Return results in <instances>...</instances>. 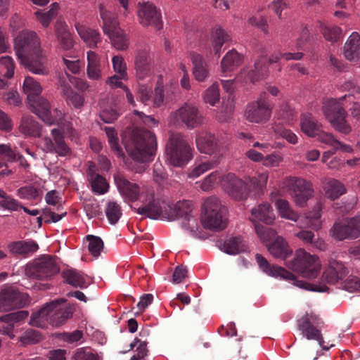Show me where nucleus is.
Listing matches in <instances>:
<instances>
[{"label": "nucleus", "mask_w": 360, "mask_h": 360, "mask_svg": "<svg viewBox=\"0 0 360 360\" xmlns=\"http://www.w3.org/2000/svg\"><path fill=\"white\" fill-rule=\"evenodd\" d=\"M14 49L20 63L30 72L39 75L49 74L47 58L35 32H20L14 39Z\"/></svg>", "instance_id": "nucleus-1"}, {"label": "nucleus", "mask_w": 360, "mask_h": 360, "mask_svg": "<svg viewBox=\"0 0 360 360\" xmlns=\"http://www.w3.org/2000/svg\"><path fill=\"white\" fill-rule=\"evenodd\" d=\"M74 311V307L67 304L63 300H54L33 313L30 323L41 328H47L49 323L58 327L72 317Z\"/></svg>", "instance_id": "nucleus-2"}, {"label": "nucleus", "mask_w": 360, "mask_h": 360, "mask_svg": "<svg viewBox=\"0 0 360 360\" xmlns=\"http://www.w3.org/2000/svg\"><path fill=\"white\" fill-rule=\"evenodd\" d=\"M129 155L137 162H144L153 160L157 150L156 137L150 131L136 128L130 140L125 144Z\"/></svg>", "instance_id": "nucleus-3"}, {"label": "nucleus", "mask_w": 360, "mask_h": 360, "mask_svg": "<svg viewBox=\"0 0 360 360\" xmlns=\"http://www.w3.org/2000/svg\"><path fill=\"white\" fill-rule=\"evenodd\" d=\"M22 88L25 94L27 95L31 110L44 122L52 124L50 104L46 99L41 96L42 87L40 84L33 77L27 76L25 78Z\"/></svg>", "instance_id": "nucleus-4"}, {"label": "nucleus", "mask_w": 360, "mask_h": 360, "mask_svg": "<svg viewBox=\"0 0 360 360\" xmlns=\"http://www.w3.org/2000/svg\"><path fill=\"white\" fill-rule=\"evenodd\" d=\"M227 209L216 197L207 198L202 205V224L205 229L213 231L224 229L227 224Z\"/></svg>", "instance_id": "nucleus-5"}, {"label": "nucleus", "mask_w": 360, "mask_h": 360, "mask_svg": "<svg viewBox=\"0 0 360 360\" xmlns=\"http://www.w3.org/2000/svg\"><path fill=\"white\" fill-rule=\"evenodd\" d=\"M167 160L174 167H183L192 158L193 149L181 134H172L166 146Z\"/></svg>", "instance_id": "nucleus-6"}, {"label": "nucleus", "mask_w": 360, "mask_h": 360, "mask_svg": "<svg viewBox=\"0 0 360 360\" xmlns=\"http://www.w3.org/2000/svg\"><path fill=\"white\" fill-rule=\"evenodd\" d=\"M346 97L347 95H345L338 100L328 99L323 105V112L326 119L335 130L344 134H348L352 131L351 126L346 120L347 114L342 103Z\"/></svg>", "instance_id": "nucleus-7"}, {"label": "nucleus", "mask_w": 360, "mask_h": 360, "mask_svg": "<svg viewBox=\"0 0 360 360\" xmlns=\"http://www.w3.org/2000/svg\"><path fill=\"white\" fill-rule=\"evenodd\" d=\"M286 266L302 277L309 279L316 278L321 268L319 258L303 249L297 250L294 258L286 262Z\"/></svg>", "instance_id": "nucleus-8"}, {"label": "nucleus", "mask_w": 360, "mask_h": 360, "mask_svg": "<svg viewBox=\"0 0 360 360\" xmlns=\"http://www.w3.org/2000/svg\"><path fill=\"white\" fill-rule=\"evenodd\" d=\"M255 224V229L260 239L263 241H269L275 235V231L270 228L266 227L256 221H262L266 224H271L275 220V214L269 203L264 202L258 205L251 210Z\"/></svg>", "instance_id": "nucleus-9"}, {"label": "nucleus", "mask_w": 360, "mask_h": 360, "mask_svg": "<svg viewBox=\"0 0 360 360\" xmlns=\"http://www.w3.org/2000/svg\"><path fill=\"white\" fill-rule=\"evenodd\" d=\"M283 186L299 207H304L313 195L311 183L302 178L286 177L283 181Z\"/></svg>", "instance_id": "nucleus-10"}, {"label": "nucleus", "mask_w": 360, "mask_h": 360, "mask_svg": "<svg viewBox=\"0 0 360 360\" xmlns=\"http://www.w3.org/2000/svg\"><path fill=\"white\" fill-rule=\"evenodd\" d=\"M60 271L55 257L51 255H44L35 259L32 264L26 266L25 274L27 276L37 278H49Z\"/></svg>", "instance_id": "nucleus-11"}, {"label": "nucleus", "mask_w": 360, "mask_h": 360, "mask_svg": "<svg viewBox=\"0 0 360 360\" xmlns=\"http://www.w3.org/2000/svg\"><path fill=\"white\" fill-rule=\"evenodd\" d=\"M323 323L321 319L314 313H307L297 321V327L302 335L308 340H316L325 350L330 347L324 345V340L319 327Z\"/></svg>", "instance_id": "nucleus-12"}, {"label": "nucleus", "mask_w": 360, "mask_h": 360, "mask_svg": "<svg viewBox=\"0 0 360 360\" xmlns=\"http://www.w3.org/2000/svg\"><path fill=\"white\" fill-rule=\"evenodd\" d=\"M172 122L176 126L193 129L202 124V115L195 106L186 103L172 114Z\"/></svg>", "instance_id": "nucleus-13"}, {"label": "nucleus", "mask_w": 360, "mask_h": 360, "mask_svg": "<svg viewBox=\"0 0 360 360\" xmlns=\"http://www.w3.org/2000/svg\"><path fill=\"white\" fill-rule=\"evenodd\" d=\"M332 236L338 240L354 239L360 236V214L345 222H336L332 229Z\"/></svg>", "instance_id": "nucleus-14"}, {"label": "nucleus", "mask_w": 360, "mask_h": 360, "mask_svg": "<svg viewBox=\"0 0 360 360\" xmlns=\"http://www.w3.org/2000/svg\"><path fill=\"white\" fill-rule=\"evenodd\" d=\"M268 74V68L264 57L259 58L254 64L253 68L243 69L236 79L243 84H255L264 79Z\"/></svg>", "instance_id": "nucleus-15"}, {"label": "nucleus", "mask_w": 360, "mask_h": 360, "mask_svg": "<svg viewBox=\"0 0 360 360\" xmlns=\"http://www.w3.org/2000/svg\"><path fill=\"white\" fill-rule=\"evenodd\" d=\"M256 261L259 269L266 274L274 277H281L287 281H292L293 284L300 288H306L307 283L298 281L296 276L291 272L287 271L283 267L271 265L266 258L260 254H256Z\"/></svg>", "instance_id": "nucleus-16"}, {"label": "nucleus", "mask_w": 360, "mask_h": 360, "mask_svg": "<svg viewBox=\"0 0 360 360\" xmlns=\"http://www.w3.org/2000/svg\"><path fill=\"white\" fill-rule=\"evenodd\" d=\"M138 18L139 22L144 27L153 26L157 30L162 27L160 11L150 1L139 3Z\"/></svg>", "instance_id": "nucleus-17"}, {"label": "nucleus", "mask_w": 360, "mask_h": 360, "mask_svg": "<svg viewBox=\"0 0 360 360\" xmlns=\"http://www.w3.org/2000/svg\"><path fill=\"white\" fill-rule=\"evenodd\" d=\"M263 95L266 96V94L263 93L256 102L251 103L247 105L245 116L248 121L262 123L269 119L271 110Z\"/></svg>", "instance_id": "nucleus-18"}, {"label": "nucleus", "mask_w": 360, "mask_h": 360, "mask_svg": "<svg viewBox=\"0 0 360 360\" xmlns=\"http://www.w3.org/2000/svg\"><path fill=\"white\" fill-rule=\"evenodd\" d=\"M53 139L44 137L41 140V149L45 153H56L65 157L70 154V148L66 144L62 132L58 129L51 130Z\"/></svg>", "instance_id": "nucleus-19"}, {"label": "nucleus", "mask_w": 360, "mask_h": 360, "mask_svg": "<svg viewBox=\"0 0 360 360\" xmlns=\"http://www.w3.org/2000/svg\"><path fill=\"white\" fill-rule=\"evenodd\" d=\"M174 213L176 219H182V226L191 233H195L198 229L197 218L193 214V204L191 201L178 202L174 207Z\"/></svg>", "instance_id": "nucleus-20"}, {"label": "nucleus", "mask_w": 360, "mask_h": 360, "mask_svg": "<svg viewBox=\"0 0 360 360\" xmlns=\"http://www.w3.org/2000/svg\"><path fill=\"white\" fill-rule=\"evenodd\" d=\"M117 188L125 202H135L139 200L141 193L139 186L129 181L120 173L113 176Z\"/></svg>", "instance_id": "nucleus-21"}, {"label": "nucleus", "mask_w": 360, "mask_h": 360, "mask_svg": "<svg viewBox=\"0 0 360 360\" xmlns=\"http://www.w3.org/2000/svg\"><path fill=\"white\" fill-rule=\"evenodd\" d=\"M224 181H226L225 189L230 196L238 200L248 198L250 186L247 183L237 178L233 174H227Z\"/></svg>", "instance_id": "nucleus-22"}, {"label": "nucleus", "mask_w": 360, "mask_h": 360, "mask_svg": "<svg viewBox=\"0 0 360 360\" xmlns=\"http://www.w3.org/2000/svg\"><path fill=\"white\" fill-rule=\"evenodd\" d=\"M26 303L24 295L13 288H7L0 292V309L10 310L22 307Z\"/></svg>", "instance_id": "nucleus-23"}, {"label": "nucleus", "mask_w": 360, "mask_h": 360, "mask_svg": "<svg viewBox=\"0 0 360 360\" xmlns=\"http://www.w3.org/2000/svg\"><path fill=\"white\" fill-rule=\"evenodd\" d=\"M134 69L139 79H143L150 75L152 58L147 49H137L134 57Z\"/></svg>", "instance_id": "nucleus-24"}, {"label": "nucleus", "mask_w": 360, "mask_h": 360, "mask_svg": "<svg viewBox=\"0 0 360 360\" xmlns=\"http://www.w3.org/2000/svg\"><path fill=\"white\" fill-rule=\"evenodd\" d=\"M28 316V311L20 310L13 311L0 317V321L4 324L0 326V333L8 335L13 339L15 335L13 334L15 325L20 324Z\"/></svg>", "instance_id": "nucleus-25"}, {"label": "nucleus", "mask_w": 360, "mask_h": 360, "mask_svg": "<svg viewBox=\"0 0 360 360\" xmlns=\"http://www.w3.org/2000/svg\"><path fill=\"white\" fill-rule=\"evenodd\" d=\"M348 271L341 262L334 259H330L328 268L324 271L321 279L326 283L335 284L340 280L343 279Z\"/></svg>", "instance_id": "nucleus-26"}, {"label": "nucleus", "mask_w": 360, "mask_h": 360, "mask_svg": "<svg viewBox=\"0 0 360 360\" xmlns=\"http://www.w3.org/2000/svg\"><path fill=\"white\" fill-rule=\"evenodd\" d=\"M67 283L75 288H86L91 283V277L75 269L68 268L62 271Z\"/></svg>", "instance_id": "nucleus-27"}, {"label": "nucleus", "mask_w": 360, "mask_h": 360, "mask_svg": "<svg viewBox=\"0 0 360 360\" xmlns=\"http://www.w3.org/2000/svg\"><path fill=\"white\" fill-rule=\"evenodd\" d=\"M11 254L15 256L29 257L39 249L38 244L32 240H18L11 242L8 245Z\"/></svg>", "instance_id": "nucleus-28"}, {"label": "nucleus", "mask_w": 360, "mask_h": 360, "mask_svg": "<svg viewBox=\"0 0 360 360\" xmlns=\"http://www.w3.org/2000/svg\"><path fill=\"white\" fill-rule=\"evenodd\" d=\"M196 146L200 153L212 155L218 150L217 140L214 134L202 131L195 139Z\"/></svg>", "instance_id": "nucleus-29"}, {"label": "nucleus", "mask_w": 360, "mask_h": 360, "mask_svg": "<svg viewBox=\"0 0 360 360\" xmlns=\"http://www.w3.org/2000/svg\"><path fill=\"white\" fill-rule=\"evenodd\" d=\"M191 60L193 64V75L199 82H205L209 77L210 70L208 65L204 58L195 52L191 53Z\"/></svg>", "instance_id": "nucleus-30"}, {"label": "nucleus", "mask_w": 360, "mask_h": 360, "mask_svg": "<svg viewBox=\"0 0 360 360\" xmlns=\"http://www.w3.org/2000/svg\"><path fill=\"white\" fill-rule=\"evenodd\" d=\"M87 176L93 192L98 195H103L108 192L109 184L103 176L96 173L95 165H89L87 169Z\"/></svg>", "instance_id": "nucleus-31"}, {"label": "nucleus", "mask_w": 360, "mask_h": 360, "mask_svg": "<svg viewBox=\"0 0 360 360\" xmlns=\"http://www.w3.org/2000/svg\"><path fill=\"white\" fill-rule=\"evenodd\" d=\"M344 56L350 61H355L360 58V35L352 32L344 46Z\"/></svg>", "instance_id": "nucleus-32"}, {"label": "nucleus", "mask_w": 360, "mask_h": 360, "mask_svg": "<svg viewBox=\"0 0 360 360\" xmlns=\"http://www.w3.org/2000/svg\"><path fill=\"white\" fill-rule=\"evenodd\" d=\"M133 210L139 214L145 215L153 219H158L162 213L160 200L153 196L147 203L139 208H133Z\"/></svg>", "instance_id": "nucleus-33"}, {"label": "nucleus", "mask_w": 360, "mask_h": 360, "mask_svg": "<svg viewBox=\"0 0 360 360\" xmlns=\"http://www.w3.org/2000/svg\"><path fill=\"white\" fill-rule=\"evenodd\" d=\"M268 250L273 257L281 259H285L292 252L285 240L280 236L268 245Z\"/></svg>", "instance_id": "nucleus-34"}, {"label": "nucleus", "mask_w": 360, "mask_h": 360, "mask_svg": "<svg viewBox=\"0 0 360 360\" xmlns=\"http://www.w3.org/2000/svg\"><path fill=\"white\" fill-rule=\"evenodd\" d=\"M55 31L62 48L65 50L71 49L73 47V40L66 23L58 20L55 25Z\"/></svg>", "instance_id": "nucleus-35"}, {"label": "nucleus", "mask_w": 360, "mask_h": 360, "mask_svg": "<svg viewBox=\"0 0 360 360\" xmlns=\"http://www.w3.org/2000/svg\"><path fill=\"white\" fill-rule=\"evenodd\" d=\"M100 16L103 21V30L105 34H108L120 28L115 15L108 11L103 4H99Z\"/></svg>", "instance_id": "nucleus-36"}, {"label": "nucleus", "mask_w": 360, "mask_h": 360, "mask_svg": "<svg viewBox=\"0 0 360 360\" xmlns=\"http://www.w3.org/2000/svg\"><path fill=\"white\" fill-rule=\"evenodd\" d=\"M243 61V56L236 50L232 49L226 53L221 62V71L223 72H231L238 67Z\"/></svg>", "instance_id": "nucleus-37"}, {"label": "nucleus", "mask_w": 360, "mask_h": 360, "mask_svg": "<svg viewBox=\"0 0 360 360\" xmlns=\"http://www.w3.org/2000/svg\"><path fill=\"white\" fill-rule=\"evenodd\" d=\"M87 76L90 79L98 80L101 78V69L98 55L94 51L87 52Z\"/></svg>", "instance_id": "nucleus-38"}, {"label": "nucleus", "mask_w": 360, "mask_h": 360, "mask_svg": "<svg viewBox=\"0 0 360 360\" xmlns=\"http://www.w3.org/2000/svg\"><path fill=\"white\" fill-rule=\"evenodd\" d=\"M76 29L80 37L89 47L96 48L101 42V34L97 30L81 25L76 26Z\"/></svg>", "instance_id": "nucleus-39"}, {"label": "nucleus", "mask_w": 360, "mask_h": 360, "mask_svg": "<svg viewBox=\"0 0 360 360\" xmlns=\"http://www.w3.org/2000/svg\"><path fill=\"white\" fill-rule=\"evenodd\" d=\"M230 40L231 37L224 29L216 27L212 34V45L214 53L219 56L222 46Z\"/></svg>", "instance_id": "nucleus-40"}, {"label": "nucleus", "mask_w": 360, "mask_h": 360, "mask_svg": "<svg viewBox=\"0 0 360 360\" xmlns=\"http://www.w3.org/2000/svg\"><path fill=\"white\" fill-rule=\"evenodd\" d=\"M20 128L24 134L36 137L41 136L40 124L30 115H24L22 117Z\"/></svg>", "instance_id": "nucleus-41"}, {"label": "nucleus", "mask_w": 360, "mask_h": 360, "mask_svg": "<svg viewBox=\"0 0 360 360\" xmlns=\"http://www.w3.org/2000/svg\"><path fill=\"white\" fill-rule=\"evenodd\" d=\"M301 129L307 136L316 137L321 130V125L311 115H303L301 118Z\"/></svg>", "instance_id": "nucleus-42"}, {"label": "nucleus", "mask_w": 360, "mask_h": 360, "mask_svg": "<svg viewBox=\"0 0 360 360\" xmlns=\"http://www.w3.org/2000/svg\"><path fill=\"white\" fill-rule=\"evenodd\" d=\"M224 251L229 255H237L246 250V245L240 236L232 237L224 241Z\"/></svg>", "instance_id": "nucleus-43"}, {"label": "nucleus", "mask_w": 360, "mask_h": 360, "mask_svg": "<svg viewBox=\"0 0 360 360\" xmlns=\"http://www.w3.org/2000/svg\"><path fill=\"white\" fill-rule=\"evenodd\" d=\"M326 195L331 200H335L346 192L345 186L336 179L328 180L324 186Z\"/></svg>", "instance_id": "nucleus-44"}, {"label": "nucleus", "mask_w": 360, "mask_h": 360, "mask_svg": "<svg viewBox=\"0 0 360 360\" xmlns=\"http://www.w3.org/2000/svg\"><path fill=\"white\" fill-rule=\"evenodd\" d=\"M111 41L112 45L119 51H125L129 46V38L121 29H117L114 32L107 34Z\"/></svg>", "instance_id": "nucleus-45"}, {"label": "nucleus", "mask_w": 360, "mask_h": 360, "mask_svg": "<svg viewBox=\"0 0 360 360\" xmlns=\"http://www.w3.org/2000/svg\"><path fill=\"white\" fill-rule=\"evenodd\" d=\"M276 206L278 210L279 214L282 218H285L293 221L299 219V215L290 207L288 200L278 199L276 202Z\"/></svg>", "instance_id": "nucleus-46"}, {"label": "nucleus", "mask_w": 360, "mask_h": 360, "mask_svg": "<svg viewBox=\"0 0 360 360\" xmlns=\"http://www.w3.org/2000/svg\"><path fill=\"white\" fill-rule=\"evenodd\" d=\"M221 155L217 154L210 160L202 162L199 165L195 167L189 174V176L196 178L218 165L220 162Z\"/></svg>", "instance_id": "nucleus-47"}, {"label": "nucleus", "mask_w": 360, "mask_h": 360, "mask_svg": "<svg viewBox=\"0 0 360 360\" xmlns=\"http://www.w3.org/2000/svg\"><path fill=\"white\" fill-rule=\"evenodd\" d=\"M318 25L327 41L335 43L340 39L342 32L340 27L337 26H328L322 22H318Z\"/></svg>", "instance_id": "nucleus-48"}, {"label": "nucleus", "mask_w": 360, "mask_h": 360, "mask_svg": "<svg viewBox=\"0 0 360 360\" xmlns=\"http://www.w3.org/2000/svg\"><path fill=\"white\" fill-rule=\"evenodd\" d=\"M105 212L109 223L112 225L115 224L122 215L120 205L114 201L107 203Z\"/></svg>", "instance_id": "nucleus-49"}, {"label": "nucleus", "mask_w": 360, "mask_h": 360, "mask_svg": "<svg viewBox=\"0 0 360 360\" xmlns=\"http://www.w3.org/2000/svg\"><path fill=\"white\" fill-rule=\"evenodd\" d=\"M321 207L319 205H317L312 212L306 216L304 226L316 231L320 229L321 228Z\"/></svg>", "instance_id": "nucleus-50"}, {"label": "nucleus", "mask_w": 360, "mask_h": 360, "mask_svg": "<svg viewBox=\"0 0 360 360\" xmlns=\"http://www.w3.org/2000/svg\"><path fill=\"white\" fill-rule=\"evenodd\" d=\"M58 8V4L53 3L51 5V8L48 11L42 12L41 11H37L35 12V15L41 25L44 27H47L52 19L57 15Z\"/></svg>", "instance_id": "nucleus-51"}, {"label": "nucleus", "mask_w": 360, "mask_h": 360, "mask_svg": "<svg viewBox=\"0 0 360 360\" xmlns=\"http://www.w3.org/2000/svg\"><path fill=\"white\" fill-rule=\"evenodd\" d=\"M86 240L89 241L88 250L94 257H98L103 249V242L102 239L96 236L88 235Z\"/></svg>", "instance_id": "nucleus-52"}, {"label": "nucleus", "mask_w": 360, "mask_h": 360, "mask_svg": "<svg viewBox=\"0 0 360 360\" xmlns=\"http://www.w3.org/2000/svg\"><path fill=\"white\" fill-rule=\"evenodd\" d=\"M219 88L218 83L215 82L210 86L205 91L204 99L206 103L214 105L219 101Z\"/></svg>", "instance_id": "nucleus-53"}, {"label": "nucleus", "mask_w": 360, "mask_h": 360, "mask_svg": "<svg viewBox=\"0 0 360 360\" xmlns=\"http://www.w3.org/2000/svg\"><path fill=\"white\" fill-rule=\"evenodd\" d=\"M72 360H101L97 353L90 349L81 347L77 349L72 356Z\"/></svg>", "instance_id": "nucleus-54"}, {"label": "nucleus", "mask_w": 360, "mask_h": 360, "mask_svg": "<svg viewBox=\"0 0 360 360\" xmlns=\"http://www.w3.org/2000/svg\"><path fill=\"white\" fill-rule=\"evenodd\" d=\"M41 340L40 333L36 330L29 329L24 332L20 338V341L22 345L30 344H35Z\"/></svg>", "instance_id": "nucleus-55"}, {"label": "nucleus", "mask_w": 360, "mask_h": 360, "mask_svg": "<svg viewBox=\"0 0 360 360\" xmlns=\"http://www.w3.org/2000/svg\"><path fill=\"white\" fill-rule=\"evenodd\" d=\"M105 132L111 148L117 153L118 156L123 155L122 148L118 143L116 131L112 127H106Z\"/></svg>", "instance_id": "nucleus-56"}, {"label": "nucleus", "mask_w": 360, "mask_h": 360, "mask_svg": "<svg viewBox=\"0 0 360 360\" xmlns=\"http://www.w3.org/2000/svg\"><path fill=\"white\" fill-rule=\"evenodd\" d=\"M17 193L20 198L34 200L39 196V190L33 186H26L18 188Z\"/></svg>", "instance_id": "nucleus-57"}, {"label": "nucleus", "mask_w": 360, "mask_h": 360, "mask_svg": "<svg viewBox=\"0 0 360 360\" xmlns=\"http://www.w3.org/2000/svg\"><path fill=\"white\" fill-rule=\"evenodd\" d=\"M0 158L6 162H13L16 161L17 153L10 146L0 144Z\"/></svg>", "instance_id": "nucleus-58"}, {"label": "nucleus", "mask_w": 360, "mask_h": 360, "mask_svg": "<svg viewBox=\"0 0 360 360\" xmlns=\"http://www.w3.org/2000/svg\"><path fill=\"white\" fill-rule=\"evenodd\" d=\"M21 207L22 205L17 200L8 195L0 200V207L11 212L18 211Z\"/></svg>", "instance_id": "nucleus-59"}, {"label": "nucleus", "mask_w": 360, "mask_h": 360, "mask_svg": "<svg viewBox=\"0 0 360 360\" xmlns=\"http://www.w3.org/2000/svg\"><path fill=\"white\" fill-rule=\"evenodd\" d=\"M113 69L117 74L121 75V77H127V65L123 57L115 56L112 59Z\"/></svg>", "instance_id": "nucleus-60"}, {"label": "nucleus", "mask_w": 360, "mask_h": 360, "mask_svg": "<svg viewBox=\"0 0 360 360\" xmlns=\"http://www.w3.org/2000/svg\"><path fill=\"white\" fill-rule=\"evenodd\" d=\"M136 346L137 354H135L139 359H143L148 354L147 342L146 341H141L139 338H136L134 341L130 344V349H132Z\"/></svg>", "instance_id": "nucleus-61"}, {"label": "nucleus", "mask_w": 360, "mask_h": 360, "mask_svg": "<svg viewBox=\"0 0 360 360\" xmlns=\"http://www.w3.org/2000/svg\"><path fill=\"white\" fill-rule=\"evenodd\" d=\"M278 116L285 123L291 122L295 116V112L288 104H283L281 106Z\"/></svg>", "instance_id": "nucleus-62"}, {"label": "nucleus", "mask_w": 360, "mask_h": 360, "mask_svg": "<svg viewBox=\"0 0 360 360\" xmlns=\"http://www.w3.org/2000/svg\"><path fill=\"white\" fill-rule=\"evenodd\" d=\"M137 95L140 101L144 105H147L151 98V87H148L144 84H139L137 89Z\"/></svg>", "instance_id": "nucleus-63"}, {"label": "nucleus", "mask_w": 360, "mask_h": 360, "mask_svg": "<svg viewBox=\"0 0 360 360\" xmlns=\"http://www.w3.org/2000/svg\"><path fill=\"white\" fill-rule=\"evenodd\" d=\"M343 288L349 292L360 291V279L356 276H349L344 282Z\"/></svg>", "instance_id": "nucleus-64"}]
</instances>
